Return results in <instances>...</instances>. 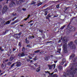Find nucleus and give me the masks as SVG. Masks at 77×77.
<instances>
[{
	"instance_id": "nucleus-1",
	"label": "nucleus",
	"mask_w": 77,
	"mask_h": 77,
	"mask_svg": "<svg viewBox=\"0 0 77 77\" xmlns=\"http://www.w3.org/2000/svg\"><path fill=\"white\" fill-rule=\"evenodd\" d=\"M63 43H65L63 44V53H67V48L66 47L67 46V44H66V42H67V38L64 37H63Z\"/></svg>"
},
{
	"instance_id": "nucleus-2",
	"label": "nucleus",
	"mask_w": 77,
	"mask_h": 77,
	"mask_svg": "<svg viewBox=\"0 0 77 77\" xmlns=\"http://www.w3.org/2000/svg\"><path fill=\"white\" fill-rule=\"evenodd\" d=\"M71 70H68L66 72L67 75H69L70 74H72L73 75V73L74 74H75L76 71H77V69H74V67H72L70 69Z\"/></svg>"
},
{
	"instance_id": "nucleus-3",
	"label": "nucleus",
	"mask_w": 77,
	"mask_h": 77,
	"mask_svg": "<svg viewBox=\"0 0 77 77\" xmlns=\"http://www.w3.org/2000/svg\"><path fill=\"white\" fill-rule=\"evenodd\" d=\"M69 46L71 48V49H74L75 48V46L73 44L72 42H70L69 43Z\"/></svg>"
},
{
	"instance_id": "nucleus-4",
	"label": "nucleus",
	"mask_w": 77,
	"mask_h": 77,
	"mask_svg": "<svg viewBox=\"0 0 77 77\" xmlns=\"http://www.w3.org/2000/svg\"><path fill=\"white\" fill-rule=\"evenodd\" d=\"M21 32H19L18 33L14 34L13 36V37L16 38L17 39H19L21 37Z\"/></svg>"
},
{
	"instance_id": "nucleus-5",
	"label": "nucleus",
	"mask_w": 77,
	"mask_h": 77,
	"mask_svg": "<svg viewBox=\"0 0 77 77\" xmlns=\"http://www.w3.org/2000/svg\"><path fill=\"white\" fill-rule=\"evenodd\" d=\"M8 7L6 5H5L4 7V8H3L2 12L3 14H4V13H5L7 11H8Z\"/></svg>"
},
{
	"instance_id": "nucleus-6",
	"label": "nucleus",
	"mask_w": 77,
	"mask_h": 77,
	"mask_svg": "<svg viewBox=\"0 0 77 77\" xmlns=\"http://www.w3.org/2000/svg\"><path fill=\"white\" fill-rule=\"evenodd\" d=\"M15 63H16V66H17V67L20 66H21V62H17Z\"/></svg>"
},
{
	"instance_id": "nucleus-7",
	"label": "nucleus",
	"mask_w": 77,
	"mask_h": 77,
	"mask_svg": "<svg viewBox=\"0 0 77 77\" xmlns=\"http://www.w3.org/2000/svg\"><path fill=\"white\" fill-rule=\"evenodd\" d=\"M16 2L17 5H20L22 2V0H16Z\"/></svg>"
},
{
	"instance_id": "nucleus-8",
	"label": "nucleus",
	"mask_w": 77,
	"mask_h": 77,
	"mask_svg": "<svg viewBox=\"0 0 77 77\" xmlns=\"http://www.w3.org/2000/svg\"><path fill=\"white\" fill-rule=\"evenodd\" d=\"M69 29H70L72 31H74L75 29L74 27H73L71 26H69Z\"/></svg>"
},
{
	"instance_id": "nucleus-9",
	"label": "nucleus",
	"mask_w": 77,
	"mask_h": 77,
	"mask_svg": "<svg viewBox=\"0 0 77 77\" xmlns=\"http://www.w3.org/2000/svg\"><path fill=\"white\" fill-rule=\"evenodd\" d=\"M11 4H10L9 6L11 8H12L13 6V5H14L15 4V3L14 2V1H11Z\"/></svg>"
},
{
	"instance_id": "nucleus-10",
	"label": "nucleus",
	"mask_w": 77,
	"mask_h": 77,
	"mask_svg": "<svg viewBox=\"0 0 77 77\" xmlns=\"http://www.w3.org/2000/svg\"><path fill=\"white\" fill-rule=\"evenodd\" d=\"M74 56H75V54H72L71 56H70V59H72V58H73Z\"/></svg>"
},
{
	"instance_id": "nucleus-11",
	"label": "nucleus",
	"mask_w": 77,
	"mask_h": 77,
	"mask_svg": "<svg viewBox=\"0 0 77 77\" xmlns=\"http://www.w3.org/2000/svg\"><path fill=\"white\" fill-rule=\"evenodd\" d=\"M18 21H19L18 20H15L14 21V22H13L11 23V25L14 24H15V23H17V22H18Z\"/></svg>"
},
{
	"instance_id": "nucleus-12",
	"label": "nucleus",
	"mask_w": 77,
	"mask_h": 77,
	"mask_svg": "<svg viewBox=\"0 0 77 77\" xmlns=\"http://www.w3.org/2000/svg\"><path fill=\"white\" fill-rule=\"evenodd\" d=\"M48 67L49 69L50 70V69H53V68L52 67V66L51 65H48Z\"/></svg>"
},
{
	"instance_id": "nucleus-13",
	"label": "nucleus",
	"mask_w": 77,
	"mask_h": 77,
	"mask_svg": "<svg viewBox=\"0 0 77 77\" xmlns=\"http://www.w3.org/2000/svg\"><path fill=\"white\" fill-rule=\"evenodd\" d=\"M49 57H50V56H49L45 57V60H46V61L48 60V59Z\"/></svg>"
},
{
	"instance_id": "nucleus-14",
	"label": "nucleus",
	"mask_w": 77,
	"mask_h": 77,
	"mask_svg": "<svg viewBox=\"0 0 77 77\" xmlns=\"http://www.w3.org/2000/svg\"><path fill=\"white\" fill-rule=\"evenodd\" d=\"M24 56H25V54H24V53L22 52V53L21 55H20V56H19V57H23Z\"/></svg>"
},
{
	"instance_id": "nucleus-15",
	"label": "nucleus",
	"mask_w": 77,
	"mask_h": 77,
	"mask_svg": "<svg viewBox=\"0 0 77 77\" xmlns=\"http://www.w3.org/2000/svg\"><path fill=\"white\" fill-rule=\"evenodd\" d=\"M10 24V21L9 20L8 21L5 23L4 24V25H6V24Z\"/></svg>"
},
{
	"instance_id": "nucleus-16",
	"label": "nucleus",
	"mask_w": 77,
	"mask_h": 77,
	"mask_svg": "<svg viewBox=\"0 0 77 77\" xmlns=\"http://www.w3.org/2000/svg\"><path fill=\"white\" fill-rule=\"evenodd\" d=\"M61 50V48L58 49V51H57V53H59V54H60V51Z\"/></svg>"
},
{
	"instance_id": "nucleus-17",
	"label": "nucleus",
	"mask_w": 77,
	"mask_h": 77,
	"mask_svg": "<svg viewBox=\"0 0 77 77\" xmlns=\"http://www.w3.org/2000/svg\"><path fill=\"white\" fill-rule=\"evenodd\" d=\"M52 66V67L53 68H54V69L55 68V67H56V64H54L53 65H51Z\"/></svg>"
},
{
	"instance_id": "nucleus-18",
	"label": "nucleus",
	"mask_w": 77,
	"mask_h": 77,
	"mask_svg": "<svg viewBox=\"0 0 77 77\" xmlns=\"http://www.w3.org/2000/svg\"><path fill=\"white\" fill-rule=\"evenodd\" d=\"M52 77H57V75L56 74H53L52 76Z\"/></svg>"
},
{
	"instance_id": "nucleus-19",
	"label": "nucleus",
	"mask_w": 77,
	"mask_h": 77,
	"mask_svg": "<svg viewBox=\"0 0 77 77\" xmlns=\"http://www.w3.org/2000/svg\"><path fill=\"white\" fill-rule=\"evenodd\" d=\"M39 32H40V33H42L44 32V30L42 29H39Z\"/></svg>"
},
{
	"instance_id": "nucleus-20",
	"label": "nucleus",
	"mask_w": 77,
	"mask_h": 77,
	"mask_svg": "<svg viewBox=\"0 0 77 77\" xmlns=\"http://www.w3.org/2000/svg\"><path fill=\"white\" fill-rule=\"evenodd\" d=\"M34 38V36L33 35L32 36H29L28 37V38H29V39H32V38Z\"/></svg>"
},
{
	"instance_id": "nucleus-21",
	"label": "nucleus",
	"mask_w": 77,
	"mask_h": 77,
	"mask_svg": "<svg viewBox=\"0 0 77 77\" xmlns=\"http://www.w3.org/2000/svg\"><path fill=\"white\" fill-rule=\"evenodd\" d=\"M66 25H63V26H61V27L60 28V30H62V29H63L64 28H65V27Z\"/></svg>"
},
{
	"instance_id": "nucleus-22",
	"label": "nucleus",
	"mask_w": 77,
	"mask_h": 77,
	"mask_svg": "<svg viewBox=\"0 0 77 77\" xmlns=\"http://www.w3.org/2000/svg\"><path fill=\"white\" fill-rule=\"evenodd\" d=\"M15 63H13L11 66V68H13V66H14L15 65Z\"/></svg>"
},
{
	"instance_id": "nucleus-23",
	"label": "nucleus",
	"mask_w": 77,
	"mask_h": 77,
	"mask_svg": "<svg viewBox=\"0 0 77 77\" xmlns=\"http://www.w3.org/2000/svg\"><path fill=\"white\" fill-rule=\"evenodd\" d=\"M12 2L13 1H15V0H7L6 3H8V2Z\"/></svg>"
},
{
	"instance_id": "nucleus-24",
	"label": "nucleus",
	"mask_w": 77,
	"mask_h": 77,
	"mask_svg": "<svg viewBox=\"0 0 77 77\" xmlns=\"http://www.w3.org/2000/svg\"><path fill=\"white\" fill-rule=\"evenodd\" d=\"M70 30L69 29H67L66 30V32L67 33H70Z\"/></svg>"
},
{
	"instance_id": "nucleus-25",
	"label": "nucleus",
	"mask_w": 77,
	"mask_h": 77,
	"mask_svg": "<svg viewBox=\"0 0 77 77\" xmlns=\"http://www.w3.org/2000/svg\"><path fill=\"white\" fill-rule=\"evenodd\" d=\"M66 72H64L63 74V76L64 77H66Z\"/></svg>"
},
{
	"instance_id": "nucleus-26",
	"label": "nucleus",
	"mask_w": 77,
	"mask_h": 77,
	"mask_svg": "<svg viewBox=\"0 0 77 77\" xmlns=\"http://www.w3.org/2000/svg\"><path fill=\"white\" fill-rule=\"evenodd\" d=\"M58 68L59 69H62V66H58Z\"/></svg>"
},
{
	"instance_id": "nucleus-27",
	"label": "nucleus",
	"mask_w": 77,
	"mask_h": 77,
	"mask_svg": "<svg viewBox=\"0 0 77 77\" xmlns=\"http://www.w3.org/2000/svg\"><path fill=\"white\" fill-rule=\"evenodd\" d=\"M14 57H10V60L11 61V60H13L14 59Z\"/></svg>"
},
{
	"instance_id": "nucleus-28",
	"label": "nucleus",
	"mask_w": 77,
	"mask_h": 77,
	"mask_svg": "<svg viewBox=\"0 0 77 77\" xmlns=\"http://www.w3.org/2000/svg\"><path fill=\"white\" fill-rule=\"evenodd\" d=\"M69 7L65 8L64 9H65V11H66V10H67V9H69Z\"/></svg>"
},
{
	"instance_id": "nucleus-29",
	"label": "nucleus",
	"mask_w": 77,
	"mask_h": 77,
	"mask_svg": "<svg viewBox=\"0 0 77 77\" xmlns=\"http://www.w3.org/2000/svg\"><path fill=\"white\" fill-rule=\"evenodd\" d=\"M40 51V50H37V51H35L34 53H39Z\"/></svg>"
},
{
	"instance_id": "nucleus-30",
	"label": "nucleus",
	"mask_w": 77,
	"mask_h": 77,
	"mask_svg": "<svg viewBox=\"0 0 77 77\" xmlns=\"http://www.w3.org/2000/svg\"><path fill=\"white\" fill-rule=\"evenodd\" d=\"M12 15H13V16H16V15H17V13H15L14 14V13H12Z\"/></svg>"
},
{
	"instance_id": "nucleus-31",
	"label": "nucleus",
	"mask_w": 77,
	"mask_h": 77,
	"mask_svg": "<svg viewBox=\"0 0 77 77\" xmlns=\"http://www.w3.org/2000/svg\"><path fill=\"white\" fill-rule=\"evenodd\" d=\"M18 46H19V47H21V42H19Z\"/></svg>"
},
{
	"instance_id": "nucleus-32",
	"label": "nucleus",
	"mask_w": 77,
	"mask_h": 77,
	"mask_svg": "<svg viewBox=\"0 0 77 77\" xmlns=\"http://www.w3.org/2000/svg\"><path fill=\"white\" fill-rule=\"evenodd\" d=\"M8 65H11V62H8L7 63Z\"/></svg>"
},
{
	"instance_id": "nucleus-33",
	"label": "nucleus",
	"mask_w": 77,
	"mask_h": 77,
	"mask_svg": "<svg viewBox=\"0 0 77 77\" xmlns=\"http://www.w3.org/2000/svg\"><path fill=\"white\" fill-rule=\"evenodd\" d=\"M42 5V3L40 2L38 4L37 6H40V5Z\"/></svg>"
},
{
	"instance_id": "nucleus-34",
	"label": "nucleus",
	"mask_w": 77,
	"mask_h": 77,
	"mask_svg": "<svg viewBox=\"0 0 77 77\" xmlns=\"http://www.w3.org/2000/svg\"><path fill=\"white\" fill-rule=\"evenodd\" d=\"M75 60H77V57H76L75 59H74V60H73V62H75Z\"/></svg>"
},
{
	"instance_id": "nucleus-35",
	"label": "nucleus",
	"mask_w": 77,
	"mask_h": 77,
	"mask_svg": "<svg viewBox=\"0 0 77 77\" xmlns=\"http://www.w3.org/2000/svg\"><path fill=\"white\" fill-rule=\"evenodd\" d=\"M63 62L64 63L65 62H66V60H65V59H63Z\"/></svg>"
},
{
	"instance_id": "nucleus-36",
	"label": "nucleus",
	"mask_w": 77,
	"mask_h": 77,
	"mask_svg": "<svg viewBox=\"0 0 77 77\" xmlns=\"http://www.w3.org/2000/svg\"><path fill=\"white\" fill-rule=\"evenodd\" d=\"M25 42L26 44H28V43H29V40H26V41Z\"/></svg>"
},
{
	"instance_id": "nucleus-37",
	"label": "nucleus",
	"mask_w": 77,
	"mask_h": 77,
	"mask_svg": "<svg viewBox=\"0 0 77 77\" xmlns=\"http://www.w3.org/2000/svg\"><path fill=\"white\" fill-rule=\"evenodd\" d=\"M45 73H49V74H50V72L48 71H45Z\"/></svg>"
},
{
	"instance_id": "nucleus-38",
	"label": "nucleus",
	"mask_w": 77,
	"mask_h": 77,
	"mask_svg": "<svg viewBox=\"0 0 77 77\" xmlns=\"http://www.w3.org/2000/svg\"><path fill=\"white\" fill-rule=\"evenodd\" d=\"M36 3V2H32V3H31L32 5H34Z\"/></svg>"
},
{
	"instance_id": "nucleus-39",
	"label": "nucleus",
	"mask_w": 77,
	"mask_h": 77,
	"mask_svg": "<svg viewBox=\"0 0 77 77\" xmlns=\"http://www.w3.org/2000/svg\"><path fill=\"white\" fill-rule=\"evenodd\" d=\"M39 71H40V69L38 68L36 69V71H37V72H39Z\"/></svg>"
},
{
	"instance_id": "nucleus-40",
	"label": "nucleus",
	"mask_w": 77,
	"mask_h": 77,
	"mask_svg": "<svg viewBox=\"0 0 77 77\" xmlns=\"http://www.w3.org/2000/svg\"><path fill=\"white\" fill-rule=\"evenodd\" d=\"M36 56H35V57L34 58V60L35 61V60H36Z\"/></svg>"
},
{
	"instance_id": "nucleus-41",
	"label": "nucleus",
	"mask_w": 77,
	"mask_h": 77,
	"mask_svg": "<svg viewBox=\"0 0 77 77\" xmlns=\"http://www.w3.org/2000/svg\"><path fill=\"white\" fill-rule=\"evenodd\" d=\"M75 44H77V39H76L75 40Z\"/></svg>"
},
{
	"instance_id": "nucleus-42",
	"label": "nucleus",
	"mask_w": 77,
	"mask_h": 77,
	"mask_svg": "<svg viewBox=\"0 0 77 77\" xmlns=\"http://www.w3.org/2000/svg\"><path fill=\"white\" fill-rule=\"evenodd\" d=\"M57 8H59V5L58 4L57 5Z\"/></svg>"
},
{
	"instance_id": "nucleus-43",
	"label": "nucleus",
	"mask_w": 77,
	"mask_h": 77,
	"mask_svg": "<svg viewBox=\"0 0 77 77\" xmlns=\"http://www.w3.org/2000/svg\"><path fill=\"white\" fill-rule=\"evenodd\" d=\"M2 5H0V11L2 10Z\"/></svg>"
},
{
	"instance_id": "nucleus-44",
	"label": "nucleus",
	"mask_w": 77,
	"mask_h": 77,
	"mask_svg": "<svg viewBox=\"0 0 77 77\" xmlns=\"http://www.w3.org/2000/svg\"><path fill=\"white\" fill-rule=\"evenodd\" d=\"M6 32L5 31V32H3V33L2 34V35H5V34L6 33Z\"/></svg>"
},
{
	"instance_id": "nucleus-45",
	"label": "nucleus",
	"mask_w": 77,
	"mask_h": 77,
	"mask_svg": "<svg viewBox=\"0 0 77 77\" xmlns=\"http://www.w3.org/2000/svg\"><path fill=\"white\" fill-rule=\"evenodd\" d=\"M25 50V49H24V48H22V51H24Z\"/></svg>"
},
{
	"instance_id": "nucleus-46",
	"label": "nucleus",
	"mask_w": 77,
	"mask_h": 77,
	"mask_svg": "<svg viewBox=\"0 0 77 77\" xmlns=\"http://www.w3.org/2000/svg\"><path fill=\"white\" fill-rule=\"evenodd\" d=\"M26 47H30V45H28Z\"/></svg>"
},
{
	"instance_id": "nucleus-47",
	"label": "nucleus",
	"mask_w": 77,
	"mask_h": 77,
	"mask_svg": "<svg viewBox=\"0 0 77 77\" xmlns=\"http://www.w3.org/2000/svg\"><path fill=\"white\" fill-rule=\"evenodd\" d=\"M28 18H29V17H27V18H26L25 19H24V20H25V21H26L27 19H28Z\"/></svg>"
},
{
	"instance_id": "nucleus-48",
	"label": "nucleus",
	"mask_w": 77,
	"mask_h": 77,
	"mask_svg": "<svg viewBox=\"0 0 77 77\" xmlns=\"http://www.w3.org/2000/svg\"><path fill=\"white\" fill-rule=\"evenodd\" d=\"M34 65H35V66H37L38 64H37V63H35Z\"/></svg>"
},
{
	"instance_id": "nucleus-49",
	"label": "nucleus",
	"mask_w": 77,
	"mask_h": 77,
	"mask_svg": "<svg viewBox=\"0 0 77 77\" xmlns=\"http://www.w3.org/2000/svg\"><path fill=\"white\" fill-rule=\"evenodd\" d=\"M15 50H16V49H15V48H13V51H15Z\"/></svg>"
},
{
	"instance_id": "nucleus-50",
	"label": "nucleus",
	"mask_w": 77,
	"mask_h": 77,
	"mask_svg": "<svg viewBox=\"0 0 77 77\" xmlns=\"http://www.w3.org/2000/svg\"><path fill=\"white\" fill-rule=\"evenodd\" d=\"M23 10L24 11H26V8H23Z\"/></svg>"
},
{
	"instance_id": "nucleus-51",
	"label": "nucleus",
	"mask_w": 77,
	"mask_h": 77,
	"mask_svg": "<svg viewBox=\"0 0 77 77\" xmlns=\"http://www.w3.org/2000/svg\"><path fill=\"white\" fill-rule=\"evenodd\" d=\"M9 53H10V54H11V53H12V51H11V50H10L9 51Z\"/></svg>"
},
{
	"instance_id": "nucleus-52",
	"label": "nucleus",
	"mask_w": 77,
	"mask_h": 77,
	"mask_svg": "<svg viewBox=\"0 0 77 77\" xmlns=\"http://www.w3.org/2000/svg\"><path fill=\"white\" fill-rule=\"evenodd\" d=\"M5 32H6H6H9V30L6 29L5 30Z\"/></svg>"
},
{
	"instance_id": "nucleus-53",
	"label": "nucleus",
	"mask_w": 77,
	"mask_h": 77,
	"mask_svg": "<svg viewBox=\"0 0 77 77\" xmlns=\"http://www.w3.org/2000/svg\"><path fill=\"white\" fill-rule=\"evenodd\" d=\"M46 18L48 20H49V18L48 17V16L46 17Z\"/></svg>"
},
{
	"instance_id": "nucleus-54",
	"label": "nucleus",
	"mask_w": 77,
	"mask_h": 77,
	"mask_svg": "<svg viewBox=\"0 0 77 77\" xmlns=\"http://www.w3.org/2000/svg\"><path fill=\"white\" fill-rule=\"evenodd\" d=\"M6 66V64H5L3 66V67H5Z\"/></svg>"
},
{
	"instance_id": "nucleus-55",
	"label": "nucleus",
	"mask_w": 77,
	"mask_h": 77,
	"mask_svg": "<svg viewBox=\"0 0 77 77\" xmlns=\"http://www.w3.org/2000/svg\"><path fill=\"white\" fill-rule=\"evenodd\" d=\"M45 15H47V13L45 12L44 13Z\"/></svg>"
},
{
	"instance_id": "nucleus-56",
	"label": "nucleus",
	"mask_w": 77,
	"mask_h": 77,
	"mask_svg": "<svg viewBox=\"0 0 77 77\" xmlns=\"http://www.w3.org/2000/svg\"><path fill=\"white\" fill-rule=\"evenodd\" d=\"M29 57L30 59H32V57H30V56H29Z\"/></svg>"
},
{
	"instance_id": "nucleus-57",
	"label": "nucleus",
	"mask_w": 77,
	"mask_h": 77,
	"mask_svg": "<svg viewBox=\"0 0 77 77\" xmlns=\"http://www.w3.org/2000/svg\"><path fill=\"white\" fill-rule=\"evenodd\" d=\"M54 63H56L57 62V60L54 61Z\"/></svg>"
},
{
	"instance_id": "nucleus-58",
	"label": "nucleus",
	"mask_w": 77,
	"mask_h": 77,
	"mask_svg": "<svg viewBox=\"0 0 77 77\" xmlns=\"http://www.w3.org/2000/svg\"><path fill=\"white\" fill-rule=\"evenodd\" d=\"M2 50V47H0V50L1 51Z\"/></svg>"
},
{
	"instance_id": "nucleus-59",
	"label": "nucleus",
	"mask_w": 77,
	"mask_h": 77,
	"mask_svg": "<svg viewBox=\"0 0 77 77\" xmlns=\"http://www.w3.org/2000/svg\"><path fill=\"white\" fill-rule=\"evenodd\" d=\"M52 42V41H50V42H46V43H50V42Z\"/></svg>"
},
{
	"instance_id": "nucleus-60",
	"label": "nucleus",
	"mask_w": 77,
	"mask_h": 77,
	"mask_svg": "<svg viewBox=\"0 0 77 77\" xmlns=\"http://www.w3.org/2000/svg\"><path fill=\"white\" fill-rule=\"evenodd\" d=\"M48 17H49V18H50V17H51V15H48Z\"/></svg>"
},
{
	"instance_id": "nucleus-61",
	"label": "nucleus",
	"mask_w": 77,
	"mask_h": 77,
	"mask_svg": "<svg viewBox=\"0 0 77 77\" xmlns=\"http://www.w3.org/2000/svg\"><path fill=\"white\" fill-rule=\"evenodd\" d=\"M44 53V52H40L39 53L40 54H42V53Z\"/></svg>"
},
{
	"instance_id": "nucleus-62",
	"label": "nucleus",
	"mask_w": 77,
	"mask_h": 77,
	"mask_svg": "<svg viewBox=\"0 0 77 77\" xmlns=\"http://www.w3.org/2000/svg\"><path fill=\"white\" fill-rule=\"evenodd\" d=\"M21 55V53H19V54H18V56H20Z\"/></svg>"
},
{
	"instance_id": "nucleus-63",
	"label": "nucleus",
	"mask_w": 77,
	"mask_h": 77,
	"mask_svg": "<svg viewBox=\"0 0 77 77\" xmlns=\"http://www.w3.org/2000/svg\"><path fill=\"white\" fill-rule=\"evenodd\" d=\"M64 63L63 62H62L61 63V65H63Z\"/></svg>"
},
{
	"instance_id": "nucleus-64",
	"label": "nucleus",
	"mask_w": 77,
	"mask_h": 77,
	"mask_svg": "<svg viewBox=\"0 0 77 77\" xmlns=\"http://www.w3.org/2000/svg\"><path fill=\"white\" fill-rule=\"evenodd\" d=\"M58 17V16H54V17Z\"/></svg>"
}]
</instances>
